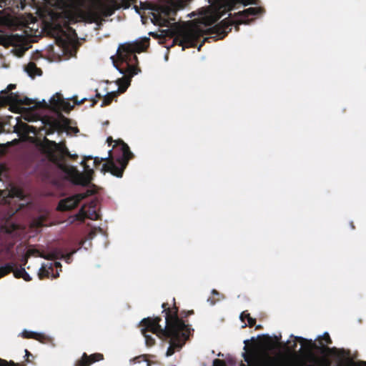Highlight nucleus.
<instances>
[{"instance_id": "nucleus-6", "label": "nucleus", "mask_w": 366, "mask_h": 366, "mask_svg": "<svg viewBox=\"0 0 366 366\" xmlns=\"http://www.w3.org/2000/svg\"><path fill=\"white\" fill-rule=\"evenodd\" d=\"M249 345V340H244V352L242 353L245 363L241 362L239 366H277L276 360L267 355H263L254 339Z\"/></svg>"}, {"instance_id": "nucleus-28", "label": "nucleus", "mask_w": 366, "mask_h": 366, "mask_svg": "<svg viewBox=\"0 0 366 366\" xmlns=\"http://www.w3.org/2000/svg\"><path fill=\"white\" fill-rule=\"evenodd\" d=\"M213 366H226V363L223 360L214 359L213 361Z\"/></svg>"}, {"instance_id": "nucleus-11", "label": "nucleus", "mask_w": 366, "mask_h": 366, "mask_svg": "<svg viewBox=\"0 0 366 366\" xmlns=\"http://www.w3.org/2000/svg\"><path fill=\"white\" fill-rule=\"evenodd\" d=\"M104 360L102 353H94L88 355L84 352L81 357L76 361L74 366H90L92 364Z\"/></svg>"}, {"instance_id": "nucleus-25", "label": "nucleus", "mask_w": 366, "mask_h": 366, "mask_svg": "<svg viewBox=\"0 0 366 366\" xmlns=\"http://www.w3.org/2000/svg\"><path fill=\"white\" fill-rule=\"evenodd\" d=\"M123 82L124 85H122L120 83L119 84L118 91L119 92H124L130 84L129 80H124Z\"/></svg>"}, {"instance_id": "nucleus-17", "label": "nucleus", "mask_w": 366, "mask_h": 366, "mask_svg": "<svg viewBox=\"0 0 366 366\" xmlns=\"http://www.w3.org/2000/svg\"><path fill=\"white\" fill-rule=\"evenodd\" d=\"M240 319L242 322L247 320L249 327H252L256 324V320L252 318L247 311H244L241 313Z\"/></svg>"}, {"instance_id": "nucleus-26", "label": "nucleus", "mask_w": 366, "mask_h": 366, "mask_svg": "<svg viewBox=\"0 0 366 366\" xmlns=\"http://www.w3.org/2000/svg\"><path fill=\"white\" fill-rule=\"evenodd\" d=\"M115 94H116V92H110L109 94H107L105 96V97H104V100H103V102H102V104H101V107H102V106H103V105H104V104H109V102H110V97H114V96H115Z\"/></svg>"}, {"instance_id": "nucleus-24", "label": "nucleus", "mask_w": 366, "mask_h": 366, "mask_svg": "<svg viewBox=\"0 0 366 366\" xmlns=\"http://www.w3.org/2000/svg\"><path fill=\"white\" fill-rule=\"evenodd\" d=\"M212 294L213 296H217V299H214V297H209L207 301L210 302L211 305H214L217 301L219 300V297L220 296V293L217 292L216 290H213L212 291Z\"/></svg>"}, {"instance_id": "nucleus-16", "label": "nucleus", "mask_w": 366, "mask_h": 366, "mask_svg": "<svg viewBox=\"0 0 366 366\" xmlns=\"http://www.w3.org/2000/svg\"><path fill=\"white\" fill-rule=\"evenodd\" d=\"M16 4L13 0H0V8H9ZM16 6L20 7L21 9H24V5L22 2H16Z\"/></svg>"}, {"instance_id": "nucleus-23", "label": "nucleus", "mask_w": 366, "mask_h": 366, "mask_svg": "<svg viewBox=\"0 0 366 366\" xmlns=\"http://www.w3.org/2000/svg\"><path fill=\"white\" fill-rule=\"evenodd\" d=\"M21 40V37L18 35H12L9 37V43L13 45H17Z\"/></svg>"}, {"instance_id": "nucleus-37", "label": "nucleus", "mask_w": 366, "mask_h": 366, "mask_svg": "<svg viewBox=\"0 0 366 366\" xmlns=\"http://www.w3.org/2000/svg\"><path fill=\"white\" fill-rule=\"evenodd\" d=\"M57 277H59V273H56V274L53 275L54 278H56Z\"/></svg>"}, {"instance_id": "nucleus-34", "label": "nucleus", "mask_w": 366, "mask_h": 366, "mask_svg": "<svg viewBox=\"0 0 366 366\" xmlns=\"http://www.w3.org/2000/svg\"><path fill=\"white\" fill-rule=\"evenodd\" d=\"M74 253V252H72L71 253H69L66 255V259H70L71 256Z\"/></svg>"}, {"instance_id": "nucleus-30", "label": "nucleus", "mask_w": 366, "mask_h": 366, "mask_svg": "<svg viewBox=\"0 0 366 366\" xmlns=\"http://www.w3.org/2000/svg\"><path fill=\"white\" fill-rule=\"evenodd\" d=\"M25 357H26V360L25 361L26 362H31V360L29 359L30 357H33V355L32 354L27 350H25Z\"/></svg>"}, {"instance_id": "nucleus-38", "label": "nucleus", "mask_w": 366, "mask_h": 366, "mask_svg": "<svg viewBox=\"0 0 366 366\" xmlns=\"http://www.w3.org/2000/svg\"><path fill=\"white\" fill-rule=\"evenodd\" d=\"M31 132H32L34 134H36V132H35V130H34H34H32V131H31Z\"/></svg>"}, {"instance_id": "nucleus-10", "label": "nucleus", "mask_w": 366, "mask_h": 366, "mask_svg": "<svg viewBox=\"0 0 366 366\" xmlns=\"http://www.w3.org/2000/svg\"><path fill=\"white\" fill-rule=\"evenodd\" d=\"M260 12L257 7H249L238 12L239 16L234 23L237 24H248L253 18Z\"/></svg>"}, {"instance_id": "nucleus-31", "label": "nucleus", "mask_w": 366, "mask_h": 366, "mask_svg": "<svg viewBox=\"0 0 366 366\" xmlns=\"http://www.w3.org/2000/svg\"><path fill=\"white\" fill-rule=\"evenodd\" d=\"M16 229V224L11 225V229H8L6 232L9 233H11L12 231L15 230Z\"/></svg>"}, {"instance_id": "nucleus-20", "label": "nucleus", "mask_w": 366, "mask_h": 366, "mask_svg": "<svg viewBox=\"0 0 366 366\" xmlns=\"http://www.w3.org/2000/svg\"><path fill=\"white\" fill-rule=\"evenodd\" d=\"M282 366H305V363L297 357L289 359Z\"/></svg>"}, {"instance_id": "nucleus-7", "label": "nucleus", "mask_w": 366, "mask_h": 366, "mask_svg": "<svg viewBox=\"0 0 366 366\" xmlns=\"http://www.w3.org/2000/svg\"><path fill=\"white\" fill-rule=\"evenodd\" d=\"M92 194H94L93 190L86 189L84 192L78 193L71 197L62 199L59 202L56 209L60 212L70 211L76 208L82 199L92 196Z\"/></svg>"}, {"instance_id": "nucleus-29", "label": "nucleus", "mask_w": 366, "mask_h": 366, "mask_svg": "<svg viewBox=\"0 0 366 366\" xmlns=\"http://www.w3.org/2000/svg\"><path fill=\"white\" fill-rule=\"evenodd\" d=\"M322 340L327 343V344H331L332 340L329 335L328 333L325 332L322 336Z\"/></svg>"}, {"instance_id": "nucleus-9", "label": "nucleus", "mask_w": 366, "mask_h": 366, "mask_svg": "<svg viewBox=\"0 0 366 366\" xmlns=\"http://www.w3.org/2000/svg\"><path fill=\"white\" fill-rule=\"evenodd\" d=\"M76 34L74 30L70 27L64 26L60 28L58 31V36L56 40L63 46H65L75 41Z\"/></svg>"}, {"instance_id": "nucleus-42", "label": "nucleus", "mask_w": 366, "mask_h": 366, "mask_svg": "<svg viewBox=\"0 0 366 366\" xmlns=\"http://www.w3.org/2000/svg\"><path fill=\"white\" fill-rule=\"evenodd\" d=\"M93 214L97 215L96 212L94 211Z\"/></svg>"}, {"instance_id": "nucleus-21", "label": "nucleus", "mask_w": 366, "mask_h": 366, "mask_svg": "<svg viewBox=\"0 0 366 366\" xmlns=\"http://www.w3.org/2000/svg\"><path fill=\"white\" fill-rule=\"evenodd\" d=\"M53 272V267L51 266L48 269H46L44 267H42L39 272V277L40 280H43L44 278H47L49 277L51 272Z\"/></svg>"}, {"instance_id": "nucleus-33", "label": "nucleus", "mask_w": 366, "mask_h": 366, "mask_svg": "<svg viewBox=\"0 0 366 366\" xmlns=\"http://www.w3.org/2000/svg\"><path fill=\"white\" fill-rule=\"evenodd\" d=\"M229 26H227L222 31V33L226 34L228 30H230L231 29H229Z\"/></svg>"}, {"instance_id": "nucleus-5", "label": "nucleus", "mask_w": 366, "mask_h": 366, "mask_svg": "<svg viewBox=\"0 0 366 366\" xmlns=\"http://www.w3.org/2000/svg\"><path fill=\"white\" fill-rule=\"evenodd\" d=\"M147 41L148 39L144 38L122 44L121 47L118 48L119 58L127 63V73L129 77H132L139 72L134 65L137 59L135 53L144 51L147 47Z\"/></svg>"}, {"instance_id": "nucleus-35", "label": "nucleus", "mask_w": 366, "mask_h": 366, "mask_svg": "<svg viewBox=\"0 0 366 366\" xmlns=\"http://www.w3.org/2000/svg\"><path fill=\"white\" fill-rule=\"evenodd\" d=\"M134 9H135L137 13H138L141 16V17L142 18V14H141V13L137 10V8L136 6H134Z\"/></svg>"}, {"instance_id": "nucleus-39", "label": "nucleus", "mask_w": 366, "mask_h": 366, "mask_svg": "<svg viewBox=\"0 0 366 366\" xmlns=\"http://www.w3.org/2000/svg\"><path fill=\"white\" fill-rule=\"evenodd\" d=\"M260 327H261V326H260V325H258V326H257V327H256V329H259V328H260Z\"/></svg>"}, {"instance_id": "nucleus-36", "label": "nucleus", "mask_w": 366, "mask_h": 366, "mask_svg": "<svg viewBox=\"0 0 366 366\" xmlns=\"http://www.w3.org/2000/svg\"><path fill=\"white\" fill-rule=\"evenodd\" d=\"M114 66L117 68V70L119 71V73H121V74L124 73L123 71H122L121 69H119L114 64Z\"/></svg>"}, {"instance_id": "nucleus-8", "label": "nucleus", "mask_w": 366, "mask_h": 366, "mask_svg": "<svg viewBox=\"0 0 366 366\" xmlns=\"http://www.w3.org/2000/svg\"><path fill=\"white\" fill-rule=\"evenodd\" d=\"M174 10L168 6H160L156 12L152 13V21L154 24H157L162 26L169 27L170 21L169 16L171 13H174Z\"/></svg>"}, {"instance_id": "nucleus-27", "label": "nucleus", "mask_w": 366, "mask_h": 366, "mask_svg": "<svg viewBox=\"0 0 366 366\" xmlns=\"http://www.w3.org/2000/svg\"><path fill=\"white\" fill-rule=\"evenodd\" d=\"M134 360L137 362H140L141 361L147 362V365L150 366V362L147 360V355H142L134 358Z\"/></svg>"}, {"instance_id": "nucleus-19", "label": "nucleus", "mask_w": 366, "mask_h": 366, "mask_svg": "<svg viewBox=\"0 0 366 366\" xmlns=\"http://www.w3.org/2000/svg\"><path fill=\"white\" fill-rule=\"evenodd\" d=\"M172 302H173V303H174V302H175V303H176V302H175V298H173ZM173 305H174V304L172 305V306H173ZM175 305H177L175 304ZM176 307L179 309V307H178L177 306H176ZM194 310H187V311H186V310H183V311H182V312H180V317H179V316H178V317H179L180 320H182L184 322V323L187 326H188V327H189V333L191 332V327H190V325H188V324H186L185 321H184L183 319H184V318H187V317H189V315H194ZM177 315H179V314H178Z\"/></svg>"}, {"instance_id": "nucleus-4", "label": "nucleus", "mask_w": 366, "mask_h": 366, "mask_svg": "<svg viewBox=\"0 0 366 366\" xmlns=\"http://www.w3.org/2000/svg\"><path fill=\"white\" fill-rule=\"evenodd\" d=\"M250 4L251 0H216L209 7L202 8L197 19V25L183 28L179 31L180 45L183 48L193 46L200 34L209 29L207 26L225 16L229 11Z\"/></svg>"}, {"instance_id": "nucleus-3", "label": "nucleus", "mask_w": 366, "mask_h": 366, "mask_svg": "<svg viewBox=\"0 0 366 366\" xmlns=\"http://www.w3.org/2000/svg\"><path fill=\"white\" fill-rule=\"evenodd\" d=\"M134 0H55L59 10L52 13L58 24L79 21L98 22L103 16H111L115 9H127Z\"/></svg>"}, {"instance_id": "nucleus-14", "label": "nucleus", "mask_w": 366, "mask_h": 366, "mask_svg": "<svg viewBox=\"0 0 366 366\" xmlns=\"http://www.w3.org/2000/svg\"><path fill=\"white\" fill-rule=\"evenodd\" d=\"M85 207L86 205H83L78 213L76 214L75 218L76 220L84 222L86 219H93V217L87 214L86 211L85 210Z\"/></svg>"}, {"instance_id": "nucleus-15", "label": "nucleus", "mask_w": 366, "mask_h": 366, "mask_svg": "<svg viewBox=\"0 0 366 366\" xmlns=\"http://www.w3.org/2000/svg\"><path fill=\"white\" fill-rule=\"evenodd\" d=\"M25 71L31 77H34L37 75H41L40 70L36 67V66L34 63H29L26 67L25 68Z\"/></svg>"}, {"instance_id": "nucleus-32", "label": "nucleus", "mask_w": 366, "mask_h": 366, "mask_svg": "<svg viewBox=\"0 0 366 366\" xmlns=\"http://www.w3.org/2000/svg\"><path fill=\"white\" fill-rule=\"evenodd\" d=\"M54 266H55L56 267L61 268V263H60V262H54Z\"/></svg>"}, {"instance_id": "nucleus-2", "label": "nucleus", "mask_w": 366, "mask_h": 366, "mask_svg": "<svg viewBox=\"0 0 366 366\" xmlns=\"http://www.w3.org/2000/svg\"><path fill=\"white\" fill-rule=\"evenodd\" d=\"M162 313H164V326L160 325V317H146L141 320L139 326L141 333L145 338L147 346L152 347L155 344V340L148 332L156 335L159 339L167 340L169 346L166 356L169 357L176 351H179L189 337V328L178 317V308L174 302L173 307L164 302L162 305Z\"/></svg>"}, {"instance_id": "nucleus-13", "label": "nucleus", "mask_w": 366, "mask_h": 366, "mask_svg": "<svg viewBox=\"0 0 366 366\" xmlns=\"http://www.w3.org/2000/svg\"><path fill=\"white\" fill-rule=\"evenodd\" d=\"M21 336L25 339H34L40 342H43L44 340L46 338L43 334L31 331H27L26 330L22 331V332L21 333Z\"/></svg>"}, {"instance_id": "nucleus-40", "label": "nucleus", "mask_w": 366, "mask_h": 366, "mask_svg": "<svg viewBox=\"0 0 366 366\" xmlns=\"http://www.w3.org/2000/svg\"><path fill=\"white\" fill-rule=\"evenodd\" d=\"M91 204H92V207H94L95 205H94V202H92Z\"/></svg>"}, {"instance_id": "nucleus-41", "label": "nucleus", "mask_w": 366, "mask_h": 366, "mask_svg": "<svg viewBox=\"0 0 366 366\" xmlns=\"http://www.w3.org/2000/svg\"><path fill=\"white\" fill-rule=\"evenodd\" d=\"M225 19H227V17H224V19H223V21H222V23Z\"/></svg>"}, {"instance_id": "nucleus-1", "label": "nucleus", "mask_w": 366, "mask_h": 366, "mask_svg": "<svg viewBox=\"0 0 366 366\" xmlns=\"http://www.w3.org/2000/svg\"><path fill=\"white\" fill-rule=\"evenodd\" d=\"M29 141L36 144L40 152L44 154L49 162L54 164L56 167L61 170L66 179L73 184L81 186H88L93 180L94 171L90 167L87 162L94 159L93 165L97 169L102 164L100 169L101 172L105 174L109 172L117 177H122L124 172L127 168L129 161L134 158V154L130 151L129 146L122 140V139H107L109 146L114 142V149L119 150L120 154L117 157H114L112 151L109 150L108 156L106 157H93L92 156H84L81 162L84 167V172L81 173L75 167L66 164L65 157L76 161L78 159L77 154H71L66 147L64 142L56 143L51 141L49 139H14L13 143L16 144L19 142Z\"/></svg>"}, {"instance_id": "nucleus-12", "label": "nucleus", "mask_w": 366, "mask_h": 366, "mask_svg": "<svg viewBox=\"0 0 366 366\" xmlns=\"http://www.w3.org/2000/svg\"><path fill=\"white\" fill-rule=\"evenodd\" d=\"M295 340L292 342V343H290V342H287L288 348L290 352H295L296 349L297 347V342H300L302 346L305 347V350L310 352L312 350V347L314 346V343L312 342V340H307L302 337H294Z\"/></svg>"}, {"instance_id": "nucleus-22", "label": "nucleus", "mask_w": 366, "mask_h": 366, "mask_svg": "<svg viewBox=\"0 0 366 366\" xmlns=\"http://www.w3.org/2000/svg\"><path fill=\"white\" fill-rule=\"evenodd\" d=\"M14 267L11 264H7L3 267H0V278L9 274L13 271Z\"/></svg>"}, {"instance_id": "nucleus-18", "label": "nucleus", "mask_w": 366, "mask_h": 366, "mask_svg": "<svg viewBox=\"0 0 366 366\" xmlns=\"http://www.w3.org/2000/svg\"><path fill=\"white\" fill-rule=\"evenodd\" d=\"M14 276L16 278H23L25 281H30L31 279L29 274L26 272L24 268H20L14 272Z\"/></svg>"}]
</instances>
